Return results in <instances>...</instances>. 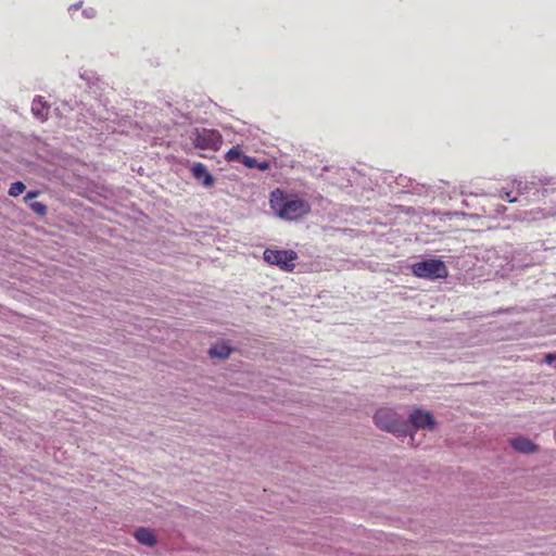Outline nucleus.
<instances>
[{
    "label": "nucleus",
    "instance_id": "nucleus-13",
    "mask_svg": "<svg viewBox=\"0 0 556 556\" xmlns=\"http://www.w3.org/2000/svg\"><path fill=\"white\" fill-rule=\"evenodd\" d=\"M26 189V186L21 182V181H16V182H13L9 189V195L11 197H17L20 194H22Z\"/></svg>",
    "mask_w": 556,
    "mask_h": 556
},
{
    "label": "nucleus",
    "instance_id": "nucleus-6",
    "mask_svg": "<svg viewBox=\"0 0 556 556\" xmlns=\"http://www.w3.org/2000/svg\"><path fill=\"white\" fill-rule=\"evenodd\" d=\"M298 255L291 250H271L267 249L264 251V260L270 265H277L281 269L291 271L294 268L293 261L296 260Z\"/></svg>",
    "mask_w": 556,
    "mask_h": 556
},
{
    "label": "nucleus",
    "instance_id": "nucleus-5",
    "mask_svg": "<svg viewBox=\"0 0 556 556\" xmlns=\"http://www.w3.org/2000/svg\"><path fill=\"white\" fill-rule=\"evenodd\" d=\"M190 139L195 148L202 150L217 151L223 143V136L215 129H195Z\"/></svg>",
    "mask_w": 556,
    "mask_h": 556
},
{
    "label": "nucleus",
    "instance_id": "nucleus-12",
    "mask_svg": "<svg viewBox=\"0 0 556 556\" xmlns=\"http://www.w3.org/2000/svg\"><path fill=\"white\" fill-rule=\"evenodd\" d=\"M242 156H243V154L241 153V150L239 149V147H235L226 153V160L229 162H235V161L242 162Z\"/></svg>",
    "mask_w": 556,
    "mask_h": 556
},
{
    "label": "nucleus",
    "instance_id": "nucleus-4",
    "mask_svg": "<svg viewBox=\"0 0 556 556\" xmlns=\"http://www.w3.org/2000/svg\"><path fill=\"white\" fill-rule=\"evenodd\" d=\"M407 422L412 426L413 432L410 439H414V433L418 430L434 431L438 427V421L430 410L421 407H414L408 413Z\"/></svg>",
    "mask_w": 556,
    "mask_h": 556
},
{
    "label": "nucleus",
    "instance_id": "nucleus-9",
    "mask_svg": "<svg viewBox=\"0 0 556 556\" xmlns=\"http://www.w3.org/2000/svg\"><path fill=\"white\" fill-rule=\"evenodd\" d=\"M192 175L197 180L202 181L204 187H211L213 185V176L208 173L205 165L202 163H195L191 168Z\"/></svg>",
    "mask_w": 556,
    "mask_h": 556
},
{
    "label": "nucleus",
    "instance_id": "nucleus-10",
    "mask_svg": "<svg viewBox=\"0 0 556 556\" xmlns=\"http://www.w3.org/2000/svg\"><path fill=\"white\" fill-rule=\"evenodd\" d=\"M232 353V349L226 342H219L208 350V355L212 358L226 359Z\"/></svg>",
    "mask_w": 556,
    "mask_h": 556
},
{
    "label": "nucleus",
    "instance_id": "nucleus-15",
    "mask_svg": "<svg viewBox=\"0 0 556 556\" xmlns=\"http://www.w3.org/2000/svg\"><path fill=\"white\" fill-rule=\"evenodd\" d=\"M242 163L249 167V168H254L256 167V160L251 157V156H247V155H243L242 156Z\"/></svg>",
    "mask_w": 556,
    "mask_h": 556
},
{
    "label": "nucleus",
    "instance_id": "nucleus-1",
    "mask_svg": "<svg viewBox=\"0 0 556 556\" xmlns=\"http://www.w3.org/2000/svg\"><path fill=\"white\" fill-rule=\"evenodd\" d=\"M269 202L275 214L287 220L301 218L311 211V205L307 201L294 197H287L279 189L271 192Z\"/></svg>",
    "mask_w": 556,
    "mask_h": 556
},
{
    "label": "nucleus",
    "instance_id": "nucleus-11",
    "mask_svg": "<svg viewBox=\"0 0 556 556\" xmlns=\"http://www.w3.org/2000/svg\"><path fill=\"white\" fill-rule=\"evenodd\" d=\"M31 112L40 119H45L47 117L48 109L46 104L41 100H34L31 105Z\"/></svg>",
    "mask_w": 556,
    "mask_h": 556
},
{
    "label": "nucleus",
    "instance_id": "nucleus-3",
    "mask_svg": "<svg viewBox=\"0 0 556 556\" xmlns=\"http://www.w3.org/2000/svg\"><path fill=\"white\" fill-rule=\"evenodd\" d=\"M412 271L416 277L425 279H441L448 275L445 264L433 258L413 264Z\"/></svg>",
    "mask_w": 556,
    "mask_h": 556
},
{
    "label": "nucleus",
    "instance_id": "nucleus-7",
    "mask_svg": "<svg viewBox=\"0 0 556 556\" xmlns=\"http://www.w3.org/2000/svg\"><path fill=\"white\" fill-rule=\"evenodd\" d=\"M509 445L518 453L532 455L540 451V446L527 437H515L508 440Z\"/></svg>",
    "mask_w": 556,
    "mask_h": 556
},
{
    "label": "nucleus",
    "instance_id": "nucleus-8",
    "mask_svg": "<svg viewBox=\"0 0 556 556\" xmlns=\"http://www.w3.org/2000/svg\"><path fill=\"white\" fill-rule=\"evenodd\" d=\"M132 535L143 546L154 547L157 544L156 534L150 528L139 527L134 531Z\"/></svg>",
    "mask_w": 556,
    "mask_h": 556
},
{
    "label": "nucleus",
    "instance_id": "nucleus-2",
    "mask_svg": "<svg viewBox=\"0 0 556 556\" xmlns=\"http://www.w3.org/2000/svg\"><path fill=\"white\" fill-rule=\"evenodd\" d=\"M372 421L379 430L395 437L408 434L407 421L395 408L389 406L378 407L372 415Z\"/></svg>",
    "mask_w": 556,
    "mask_h": 556
},
{
    "label": "nucleus",
    "instance_id": "nucleus-17",
    "mask_svg": "<svg viewBox=\"0 0 556 556\" xmlns=\"http://www.w3.org/2000/svg\"><path fill=\"white\" fill-rule=\"evenodd\" d=\"M38 194H39V192H38V191H29V192L25 195L24 201H25V202H28L29 200H31V199H34V198H36V197H38Z\"/></svg>",
    "mask_w": 556,
    "mask_h": 556
},
{
    "label": "nucleus",
    "instance_id": "nucleus-18",
    "mask_svg": "<svg viewBox=\"0 0 556 556\" xmlns=\"http://www.w3.org/2000/svg\"><path fill=\"white\" fill-rule=\"evenodd\" d=\"M256 167H258L261 170H265L268 168V164L267 163H261V164L256 163Z\"/></svg>",
    "mask_w": 556,
    "mask_h": 556
},
{
    "label": "nucleus",
    "instance_id": "nucleus-14",
    "mask_svg": "<svg viewBox=\"0 0 556 556\" xmlns=\"http://www.w3.org/2000/svg\"><path fill=\"white\" fill-rule=\"evenodd\" d=\"M29 206L33 210V212L40 216H45L47 214V206L41 202H31Z\"/></svg>",
    "mask_w": 556,
    "mask_h": 556
},
{
    "label": "nucleus",
    "instance_id": "nucleus-16",
    "mask_svg": "<svg viewBox=\"0 0 556 556\" xmlns=\"http://www.w3.org/2000/svg\"><path fill=\"white\" fill-rule=\"evenodd\" d=\"M554 361H556V353H548L544 356V362L547 364H552Z\"/></svg>",
    "mask_w": 556,
    "mask_h": 556
}]
</instances>
